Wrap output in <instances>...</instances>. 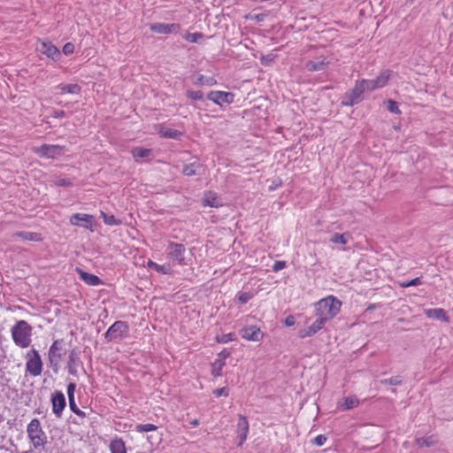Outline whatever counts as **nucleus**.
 I'll list each match as a JSON object with an SVG mask.
<instances>
[{
    "label": "nucleus",
    "instance_id": "1",
    "mask_svg": "<svg viewBox=\"0 0 453 453\" xmlns=\"http://www.w3.org/2000/svg\"><path fill=\"white\" fill-rule=\"evenodd\" d=\"M341 306L340 300L334 296H328L316 303V316L326 324L339 313Z\"/></svg>",
    "mask_w": 453,
    "mask_h": 453
},
{
    "label": "nucleus",
    "instance_id": "2",
    "mask_svg": "<svg viewBox=\"0 0 453 453\" xmlns=\"http://www.w3.org/2000/svg\"><path fill=\"white\" fill-rule=\"evenodd\" d=\"M33 327L26 320L17 321L11 328L13 342L19 348L29 347L32 342Z\"/></svg>",
    "mask_w": 453,
    "mask_h": 453
},
{
    "label": "nucleus",
    "instance_id": "3",
    "mask_svg": "<svg viewBox=\"0 0 453 453\" xmlns=\"http://www.w3.org/2000/svg\"><path fill=\"white\" fill-rule=\"evenodd\" d=\"M27 437L35 449H43L47 443L46 433L38 418H33L27 427Z\"/></svg>",
    "mask_w": 453,
    "mask_h": 453
},
{
    "label": "nucleus",
    "instance_id": "4",
    "mask_svg": "<svg viewBox=\"0 0 453 453\" xmlns=\"http://www.w3.org/2000/svg\"><path fill=\"white\" fill-rule=\"evenodd\" d=\"M65 355V350L64 349V340H55L50 345L48 352L49 364L54 372H58L60 363Z\"/></svg>",
    "mask_w": 453,
    "mask_h": 453
},
{
    "label": "nucleus",
    "instance_id": "5",
    "mask_svg": "<svg viewBox=\"0 0 453 453\" xmlns=\"http://www.w3.org/2000/svg\"><path fill=\"white\" fill-rule=\"evenodd\" d=\"M26 360V372L34 377L41 375L43 364L39 352L35 349L27 351Z\"/></svg>",
    "mask_w": 453,
    "mask_h": 453
},
{
    "label": "nucleus",
    "instance_id": "6",
    "mask_svg": "<svg viewBox=\"0 0 453 453\" xmlns=\"http://www.w3.org/2000/svg\"><path fill=\"white\" fill-rule=\"evenodd\" d=\"M129 326L126 321H115L104 333V336L108 342H117L127 337Z\"/></svg>",
    "mask_w": 453,
    "mask_h": 453
},
{
    "label": "nucleus",
    "instance_id": "7",
    "mask_svg": "<svg viewBox=\"0 0 453 453\" xmlns=\"http://www.w3.org/2000/svg\"><path fill=\"white\" fill-rule=\"evenodd\" d=\"M167 257L174 264L186 265V247L182 243L170 242L166 248Z\"/></svg>",
    "mask_w": 453,
    "mask_h": 453
},
{
    "label": "nucleus",
    "instance_id": "8",
    "mask_svg": "<svg viewBox=\"0 0 453 453\" xmlns=\"http://www.w3.org/2000/svg\"><path fill=\"white\" fill-rule=\"evenodd\" d=\"M34 151L39 157L56 159L65 154V149L58 144H42Z\"/></svg>",
    "mask_w": 453,
    "mask_h": 453
},
{
    "label": "nucleus",
    "instance_id": "9",
    "mask_svg": "<svg viewBox=\"0 0 453 453\" xmlns=\"http://www.w3.org/2000/svg\"><path fill=\"white\" fill-rule=\"evenodd\" d=\"M364 88L358 81L356 82L353 88L348 90L342 98V106H353L359 104L363 100Z\"/></svg>",
    "mask_w": 453,
    "mask_h": 453
},
{
    "label": "nucleus",
    "instance_id": "10",
    "mask_svg": "<svg viewBox=\"0 0 453 453\" xmlns=\"http://www.w3.org/2000/svg\"><path fill=\"white\" fill-rule=\"evenodd\" d=\"M207 99L222 106L224 104H232L234 99V95L231 92L214 90L208 93Z\"/></svg>",
    "mask_w": 453,
    "mask_h": 453
},
{
    "label": "nucleus",
    "instance_id": "11",
    "mask_svg": "<svg viewBox=\"0 0 453 453\" xmlns=\"http://www.w3.org/2000/svg\"><path fill=\"white\" fill-rule=\"evenodd\" d=\"M50 401L52 403V411L57 418H61L63 411L66 406L65 395L62 391L56 390L51 394Z\"/></svg>",
    "mask_w": 453,
    "mask_h": 453
},
{
    "label": "nucleus",
    "instance_id": "12",
    "mask_svg": "<svg viewBox=\"0 0 453 453\" xmlns=\"http://www.w3.org/2000/svg\"><path fill=\"white\" fill-rule=\"evenodd\" d=\"M94 216L84 213H75L70 218V224L78 226L86 229L92 230Z\"/></svg>",
    "mask_w": 453,
    "mask_h": 453
},
{
    "label": "nucleus",
    "instance_id": "13",
    "mask_svg": "<svg viewBox=\"0 0 453 453\" xmlns=\"http://www.w3.org/2000/svg\"><path fill=\"white\" fill-rule=\"evenodd\" d=\"M242 338L247 341L259 342L263 338V333L260 328L256 326H249L240 330Z\"/></svg>",
    "mask_w": 453,
    "mask_h": 453
},
{
    "label": "nucleus",
    "instance_id": "14",
    "mask_svg": "<svg viewBox=\"0 0 453 453\" xmlns=\"http://www.w3.org/2000/svg\"><path fill=\"white\" fill-rule=\"evenodd\" d=\"M150 29L157 34L168 35L177 33L180 29V25L176 23L165 24L158 22L150 24Z\"/></svg>",
    "mask_w": 453,
    "mask_h": 453
},
{
    "label": "nucleus",
    "instance_id": "15",
    "mask_svg": "<svg viewBox=\"0 0 453 453\" xmlns=\"http://www.w3.org/2000/svg\"><path fill=\"white\" fill-rule=\"evenodd\" d=\"M38 50L53 60H58L61 56L59 50L51 42H42Z\"/></svg>",
    "mask_w": 453,
    "mask_h": 453
},
{
    "label": "nucleus",
    "instance_id": "16",
    "mask_svg": "<svg viewBox=\"0 0 453 453\" xmlns=\"http://www.w3.org/2000/svg\"><path fill=\"white\" fill-rule=\"evenodd\" d=\"M249 429L250 426L247 418L243 415H239L237 423V437L239 439L238 446H242L246 441Z\"/></svg>",
    "mask_w": 453,
    "mask_h": 453
},
{
    "label": "nucleus",
    "instance_id": "17",
    "mask_svg": "<svg viewBox=\"0 0 453 453\" xmlns=\"http://www.w3.org/2000/svg\"><path fill=\"white\" fill-rule=\"evenodd\" d=\"M82 363H81V358L79 357V353L75 349H73L69 353L68 362H67V369H68L69 374L73 375V376H77V374H78V367Z\"/></svg>",
    "mask_w": 453,
    "mask_h": 453
},
{
    "label": "nucleus",
    "instance_id": "18",
    "mask_svg": "<svg viewBox=\"0 0 453 453\" xmlns=\"http://www.w3.org/2000/svg\"><path fill=\"white\" fill-rule=\"evenodd\" d=\"M324 325L325 323L317 318V319L310 326L299 331V337L302 339L311 337L321 330Z\"/></svg>",
    "mask_w": 453,
    "mask_h": 453
},
{
    "label": "nucleus",
    "instance_id": "19",
    "mask_svg": "<svg viewBox=\"0 0 453 453\" xmlns=\"http://www.w3.org/2000/svg\"><path fill=\"white\" fill-rule=\"evenodd\" d=\"M76 273H78L80 279L88 286H98L102 284L101 279L95 274L87 273L81 268H76Z\"/></svg>",
    "mask_w": 453,
    "mask_h": 453
},
{
    "label": "nucleus",
    "instance_id": "20",
    "mask_svg": "<svg viewBox=\"0 0 453 453\" xmlns=\"http://www.w3.org/2000/svg\"><path fill=\"white\" fill-rule=\"evenodd\" d=\"M425 314L429 319H434L437 320L449 321V316L444 309L441 308H434V309H427L425 311Z\"/></svg>",
    "mask_w": 453,
    "mask_h": 453
},
{
    "label": "nucleus",
    "instance_id": "21",
    "mask_svg": "<svg viewBox=\"0 0 453 453\" xmlns=\"http://www.w3.org/2000/svg\"><path fill=\"white\" fill-rule=\"evenodd\" d=\"M194 85L211 87L217 83L213 77H206L203 74H194L191 76Z\"/></svg>",
    "mask_w": 453,
    "mask_h": 453
},
{
    "label": "nucleus",
    "instance_id": "22",
    "mask_svg": "<svg viewBox=\"0 0 453 453\" xmlns=\"http://www.w3.org/2000/svg\"><path fill=\"white\" fill-rule=\"evenodd\" d=\"M202 169V165L198 161L192 162L190 164L184 165L182 169V173L185 176H194L200 174V170Z\"/></svg>",
    "mask_w": 453,
    "mask_h": 453
},
{
    "label": "nucleus",
    "instance_id": "23",
    "mask_svg": "<svg viewBox=\"0 0 453 453\" xmlns=\"http://www.w3.org/2000/svg\"><path fill=\"white\" fill-rule=\"evenodd\" d=\"M328 62L325 59L322 60H309L305 64V67L309 72L325 71L327 67Z\"/></svg>",
    "mask_w": 453,
    "mask_h": 453
},
{
    "label": "nucleus",
    "instance_id": "24",
    "mask_svg": "<svg viewBox=\"0 0 453 453\" xmlns=\"http://www.w3.org/2000/svg\"><path fill=\"white\" fill-rule=\"evenodd\" d=\"M58 88H59L61 90L62 94L68 93V94L79 95L81 91V86L76 83H70V84L61 83L58 86Z\"/></svg>",
    "mask_w": 453,
    "mask_h": 453
},
{
    "label": "nucleus",
    "instance_id": "25",
    "mask_svg": "<svg viewBox=\"0 0 453 453\" xmlns=\"http://www.w3.org/2000/svg\"><path fill=\"white\" fill-rule=\"evenodd\" d=\"M391 76V72L389 70H384L382 71L374 80L375 87L377 88H381L385 87Z\"/></svg>",
    "mask_w": 453,
    "mask_h": 453
},
{
    "label": "nucleus",
    "instance_id": "26",
    "mask_svg": "<svg viewBox=\"0 0 453 453\" xmlns=\"http://www.w3.org/2000/svg\"><path fill=\"white\" fill-rule=\"evenodd\" d=\"M111 453H127L125 442L122 439H114L110 443Z\"/></svg>",
    "mask_w": 453,
    "mask_h": 453
},
{
    "label": "nucleus",
    "instance_id": "27",
    "mask_svg": "<svg viewBox=\"0 0 453 453\" xmlns=\"http://www.w3.org/2000/svg\"><path fill=\"white\" fill-rule=\"evenodd\" d=\"M359 404V400L355 395L344 398L343 403L339 405L342 411H347L357 407Z\"/></svg>",
    "mask_w": 453,
    "mask_h": 453
},
{
    "label": "nucleus",
    "instance_id": "28",
    "mask_svg": "<svg viewBox=\"0 0 453 453\" xmlns=\"http://www.w3.org/2000/svg\"><path fill=\"white\" fill-rule=\"evenodd\" d=\"M148 266L149 268L155 270L156 272L162 274L171 273V266L169 264L158 265L156 262L149 261Z\"/></svg>",
    "mask_w": 453,
    "mask_h": 453
},
{
    "label": "nucleus",
    "instance_id": "29",
    "mask_svg": "<svg viewBox=\"0 0 453 453\" xmlns=\"http://www.w3.org/2000/svg\"><path fill=\"white\" fill-rule=\"evenodd\" d=\"M152 155V150L135 147L132 150V156L135 158H148Z\"/></svg>",
    "mask_w": 453,
    "mask_h": 453
},
{
    "label": "nucleus",
    "instance_id": "30",
    "mask_svg": "<svg viewBox=\"0 0 453 453\" xmlns=\"http://www.w3.org/2000/svg\"><path fill=\"white\" fill-rule=\"evenodd\" d=\"M159 134L162 137L171 138V139H179L182 134L181 132H180L176 129L166 128L164 127H160Z\"/></svg>",
    "mask_w": 453,
    "mask_h": 453
},
{
    "label": "nucleus",
    "instance_id": "31",
    "mask_svg": "<svg viewBox=\"0 0 453 453\" xmlns=\"http://www.w3.org/2000/svg\"><path fill=\"white\" fill-rule=\"evenodd\" d=\"M417 445H418L419 447H433L434 446L436 443H437V439L434 435H430V436H427V437H420V438H417L415 440Z\"/></svg>",
    "mask_w": 453,
    "mask_h": 453
},
{
    "label": "nucleus",
    "instance_id": "32",
    "mask_svg": "<svg viewBox=\"0 0 453 453\" xmlns=\"http://www.w3.org/2000/svg\"><path fill=\"white\" fill-rule=\"evenodd\" d=\"M14 236H18L26 241L39 242L41 241L40 234L35 232H17Z\"/></svg>",
    "mask_w": 453,
    "mask_h": 453
},
{
    "label": "nucleus",
    "instance_id": "33",
    "mask_svg": "<svg viewBox=\"0 0 453 453\" xmlns=\"http://www.w3.org/2000/svg\"><path fill=\"white\" fill-rule=\"evenodd\" d=\"M351 235L349 233L338 234L335 233L332 235L330 242L333 243L346 244L350 240Z\"/></svg>",
    "mask_w": 453,
    "mask_h": 453
},
{
    "label": "nucleus",
    "instance_id": "34",
    "mask_svg": "<svg viewBox=\"0 0 453 453\" xmlns=\"http://www.w3.org/2000/svg\"><path fill=\"white\" fill-rule=\"evenodd\" d=\"M226 363H223L221 360H215L211 364V374L214 377H219L222 375V369L225 366Z\"/></svg>",
    "mask_w": 453,
    "mask_h": 453
},
{
    "label": "nucleus",
    "instance_id": "35",
    "mask_svg": "<svg viewBox=\"0 0 453 453\" xmlns=\"http://www.w3.org/2000/svg\"><path fill=\"white\" fill-rule=\"evenodd\" d=\"M360 86L364 88V91L371 92L377 89L375 87L374 80H365L363 79L361 81H357Z\"/></svg>",
    "mask_w": 453,
    "mask_h": 453
},
{
    "label": "nucleus",
    "instance_id": "36",
    "mask_svg": "<svg viewBox=\"0 0 453 453\" xmlns=\"http://www.w3.org/2000/svg\"><path fill=\"white\" fill-rule=\"evenodd\" d=\"M102 217L104 224L108 226H119L121 224V220L116 219L113 215H109L102 211Z\"/></svg>",
    "mask_w": 453,
    "mask_h": 453
},
{
    "label": "nucleus",
    "instance_id": "37",
    "mask_svg": "<svg viewBox=\"0 0 453 453\" xmlns=\"http://www.w3.org/2000/svg\"><path fill=\"white\" fill-rule=\"evenodd\" d=\"M236 340V336L234 333H229L225 334H220L216 336V342L218 343H227L229 342Z\"/></svg>",
    "mask_w": 453,
    "mask_h": 453
},
{
    "label": "nucleus",
    "instance_id": "38",
    "mask_svg": "<svg viewBox=\"0 0 453 453\" xmlns=\"http://www.w3.org/2000/svg\"><path fill=\"white\" fill-rule=\"evenodd\" d=\"M402 382H403L402 377L399 375L390 377L389 379H385V380H380V383L381 385H392V386H400L402 384Z\"/></svg>",
    "mask_w": 453,
    "mask_h": 453
},
{
    "label": "nucleus",
    "instance_id": "39",
    "mask_svg": "<svg viewBox=\"0 0 453 453\" xmlns=\"http://www.w3.org/2000/svg\"><path fill=\"white\" fill-rule=\"evenodd\" d=\"M203 34L200 33V32H196V33H186L185 35H183V38L189 42H198V41L202 38H203Z\"/></svg>",
    "mask_w": 453,
    "mask_h": 453
},
{
    "label": "nucleus",
    "instance_id": "40",
    "mask_svg": "<svg viewBox=\"0 0 453 453\" xmlns=\"http://www.w3.org/2000/svg\"><path fill=\"white\" fill-rule=\"evenodd\" d=\"M157 429V426L153 424H138L135 426V431L138 433H148L151 431H155Z\"/></svg>",
    "mask_w": 453,
    "mask_h": 453
},
{
    "label": "nucleus",
    "instance_id": "41",
    "mask_svg": "<svg viewBox=\"0 0 453 453\" xmlns=\"http://www.w3.org/2000/svg\"><path fill=\"white\" fill-rule=\"evenodd\" d=\"M54 185L58 187H71L73 186V180L70 178H64L61 176L56 177L53 180Z\"/></svg>",
    "mask_w": 453,
    "mask_h": 453
},
{
    "label": "nucleus",
    "instance_id": "42",
    "mask_svg": "<svg viewBox=\"0 0 453 453\" xmlns=\"http://www.w3.org/2000/svg\"><path fill=\"white\" fill-rule=\"evenodd\" d=\"M186 95L188 98L194 101H200L203 98V93L201 90H187Z\"/></svg>",
    "mask_w": 453,
    "mask_h": 453
},
{
    "label": "nucleus",
    "instance_id": "43",
    "mask_svg": "<svg viewBox=\"0 0 453 453\" xmlns=\"http://www.w3.org/2000/svg\"><path fill=\"white\" fill-rule=\"evenodd\" d=\"M68 402H69L70 410L73 413H75L80 418H85L86 417V413L78 408V406L75 403V400L74 399L68 400Z\"/></svg>",
    "mask_w": 453,
    "mask_h": 453
},
{
    "label": "nucleus",
    "instance_id": "44",
    "mask_svg": "<svg viewBox=\"0 0 453 453\" xmlns=\"http://www.w3.org/2000/svg\"><path fill=\"white\" fill-rule=\"evenodd\" d=\"M254 295L251 292H240L238 294V302L242 304L248 303L253 298Z\"/></svg>",
    "mask_w": 453,
    "mask_h": 453
},
{
    "label": "nucleus",
    "instance_id": "45",
    "mask_svg": "<svg viewBox=\"0 0 453 453\" xmlns=\"http://www.w3.org/2000/svg\"><path fill=\"white\" fill-rule=\"evenodd\" d=\"M386 104H388V110L390 112L395 113V114H401V111L399 109L397 102H395L392 99H389L386 102Z\"/></svg>",
    "mask_w": 453,
    "mask_h": 453
},
{
    "label": "nucleus",
    "instance_id": "46",
    "mask_svg": "<svg viewBox=\"0 0 453 453\" xmlns=\"http://www.w3.org/2000/svg\"><path fill=\"white\" fill-rule=\"evenodd\" d=\"M212 394L216 397L228 396L229 395V388L227 387H223V388H216V389H214L212 391Z\"/></svg>",
    "mask_w": 453,
    "mask_h": 453
},
{
    "label": "nucleus",
    "instance_id": "47",
    "mask_svg": "<svg viewBox=\"0 0 453 453\" xmlns=\"http://www.w3.org/2000/svg\"><path fill=\"white\" fill-rule=\"evenodd\" d=\"M75 389H76V384L74 382H70L67 385L66 390H67L68 400L74 399Z\"/></svg>",
    "mask_w": 453,
    "mask_h": 453
},
{
    "label": "nucleus",
    "instance_id": "48",
    "mask_svg": "<svg viewBox=\"0 0 453 453\" xmlns=\"http://www.w3.org/2000/svg\"><path fill=\"white\" fill-rule=\"evenodd\" d=\"M230 355V350H228L227 349H224L218 354V358L216 360H221L223 363H226V359L229 357Z\"/></svg>",
    "mask_w": 453,
    "mask_h": 453
},
{
    "label": "nucleus",
    "instance_id": "49",
    "mask_svg": "<svg viewBox=\"0 0 453 453\" xmlns=\"http://www.w3.org/2000/svg\"><path fill=\"white\" fill-rule=\"evenodd\" d=\"M326 437L324 434H319L313 439V443L317 446H323L326 441Z\"/></svg>",
    "mask_w": 453,
    "mask_h": 453
},
{
    "label": "nucleus",
    "instance_id": "50",
    "mask_svg": "<svg viewBox=\"0 0 453 453\" xmlns=\"http://www.w3.org/2000/svg\"><path fill=\"white\" fill-rule=\"evenodd\" d=\"M286 267V262L281 260H277L274 262L273 265V271L277 273Z\"/></svg>",
    "mask_w": 453,
    "mask_h": 453
},
{
    "label": "nucleus",
    "instance_id": "51",
    "mask_svg": "<svg viewBox=\"0 0 453 453\" xmlns=\"http://www.w3.org/2000/svg\"><path fill=\"white\" fill-rule=\"evenodd\" d=\"M74 51V44L72 42H66L63 47V53L66 56L73 53Z\"/></svg>",
    "mask_w": 453,
    "mask_h": 453
},
{
    "label": "nucleus",
    "instance_id": "52",
    "mask_svg": "<svg viewBox=\"0 0 453 453\" xmlns=\"http://www.w3.org/2000/svg\"><path fill=\"white\" fill-rule=\"evenodd\" d=\"M422 283V280H421V278L419 277H417V278H414L412 279L411 280L406 282V283H403V287H411V286H418Z\"/></svg>",
    "mask_w": 453,
    "mask_h": 453
},
{
    "label": "nucleus",
    "instance_id": "53",
    "mask_svg": "<svg viewBox=\"0 0 453 453\" xmlns=\"http://www.w3.org/2000/svg\"><path fill=\"white\" fill-rule=\"evenodd\" d=\"M284 324L285 326H292L296 324V318L293 316V315H288L285 320H284Z\"/></svg>",
    "mask_w": 453,
    "mask_h": 453
},
{
    "label": "nucleus",
    "instance_id": "54",
    "mask_svg": "<svg viewBox=\"0 0 453 453\" xmlns=\"http://www.w3.org/2000/svg\"><path fill=\"white\" fill-rule=\"evenodd\" d=\"M65 116V112L62 110H55L52 113V117L55 119L63 118Z\"/></svg>",
    "mask_w": 453,
    "mask_h": 453
},
{
    "label": "nucleus",
    "instance_id": "55",
    "mask_svg": "<svg viewBox=\"0 0 453 453\" xmlns=\"http://www.w3.org/2000/svg\"><path fill=\"white\" fill-rule=\"evenodd\" d=\"M207 204L211 207H218V203H216L215 198L212 201H208Z\"/></svg>",
    "mask_w": 453,
    "mask_h": 453
},
{
    "label": "nucleus",
    "instance_id": "56",
    "mask_svg": "<svg viewBox=\"0 0 453 453\" xmlns=\"http://www.w3.org/2000/svg\"><path fill=\"white\" fill-rule=\"evenodd\" d=\"M189 423L193 426H197L199 425V420L195 418V419H192Z\"/></svg>",
    "mask_w": 453,
    "mask_h": 453
}]
</instances>
